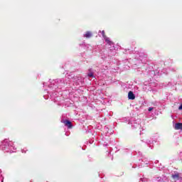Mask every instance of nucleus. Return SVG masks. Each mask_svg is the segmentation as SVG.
Masks as SVG:
<instances>
[{
  "mask_svg": "<svg viewBox=\"0 0 182 182\" xmlns=\"http://www.w3.org/2000/svg\"><path fill=\"white\" fill-rule=\"evenodd\" d=\"M175 130H182V123L178 122L175 124Z\"/></svg>",
  "mask_w": 182,
  "mask_h": 182,
  "instance_id": "3",
  "label": "nucleus"
},
{
  "mask_svg": "<svg viewBox=\"0 0 182 182\" xmlns=\"http://www.w3.org/2000/svg\"><path fill=\"white\" fill-rule=\"evenodd\" d=\"M128 99H129V100H134L136 99V96L134 95L133 92H132V91L129 92V93H128Z\"/></svg>",
  "mask_w": 182,
  "mask_h": 182,
  "instance_id": "2",
  "label": "nucleus"
},
{
  "mask_svg": "<svg viewBox=\"0 0 182 182\" xmlns=\"http://www.w3.org/2000/svg\"><path fill=\"white\" fill-rule=\"evenodd\" d=\"M62 123L68 127V129H73V124H72V122H70L69 119H65L62 121Z\"/></svg>",
  "mask_w": 182,
  "mask_h": 182,
  "instance_id": "1",
  "label": "nucleus"
},
{
  "mask_svg": "<svg viewBox=\"0 0 182 182\" xmlns=\"http://www.w3.org/2000/svg\"><path fill=\"white\" fill-rule=\"evenodd\" d=\"M178 110H182V104L179 106Z\"/></svg>",
  "mask_w": 182,
  "mask_h": 182,
  "instance_id": "9",
  "label": "nucleus"
},
{
  "mask_svg": "<svg viewBox=\"0 0 182 182\" xmlns=\"http://www.w3.org/2000/svg\"><path fill=\"white\" fill-rule=\"evenodd\" d=\"M92 36H93V34H92V32L90 31H87L84 35V37L87 38V39H89L90 38H92Z\"/></svg>",
  "mask_w": 182,
  "mask_h": 182,
  "instance_id": "4",
  "label": "nucleus"
},
{
  "mask_svg": "<svg viewBox=\"0 0 182 182\" xmlns=\"http://www.w3.org/2000/svg\"><path fill=\"white\" fill-rule=\"evenodd\" d=\"M105 42H107V43H108V45H113V42L110 41V39H109V38L106 37L105 38Z\"/></svg>",
  "mask_w": 182,
  "mask_h": 182,
  "instance_id": "6",
  "label": "nucleus"
},
{
  "mask_svg": "<svg viewBox=\"0 0 182 182\" xmlns=\"http://www.w3.org/2000/svg\"><path fill=\"white\" fill-rule=\"evenodd\" d=\"M88 76H89L90 77H93V73H90V74H88Z\"/></svg>",
  "mask_w": 182,
  "mask_h": 182,
  "instance_id": "8",
  "label": "nucleus"
},
{
  "mask_svg": "<svg viewBox=\"0 0 182 182\" xmlns=\"http://www.w3.org/2000/svg\"><path fill=\"white\" fill-rule=\"evenodd\" d=\"M102 37L104 38V39H105V38H107L106 34H105V31H102Z\"/></svg>",
  "mask_w": 182,
  "mask_h": 182,
  "instance_id": "7",
  "label": "nucleus"
},
{
  "mask_svg": "<svg viewBox=\"0 0 182 182\" xmlns=\"http://www.w3.org/2000/svg\"><path fill=\"white\" fill-rule=\"evenodd\" d=\"M148 110L149 112H151V110H153V107H149Z\"/></svg>",
  "mask_w": 182,
  "mask_h": 182,
  "instance_id": "10",
  "label": "nucleus"
},
{
  "mask_svg": "<svg viewBox=\"0 0 182 182\" xmlns=\"http://www.w3.org/2000/svg\"><path fill=\"white\" fill-rule=\"evenodd\" d=\"M171 177L173 178V180H180V174L178 173L172 175Z\"/></svg>",
  "mask_w": 182,
  "mask_h": 182,
  "instance_id": "5",
  "label": "nucleus"
}]
</instances>
